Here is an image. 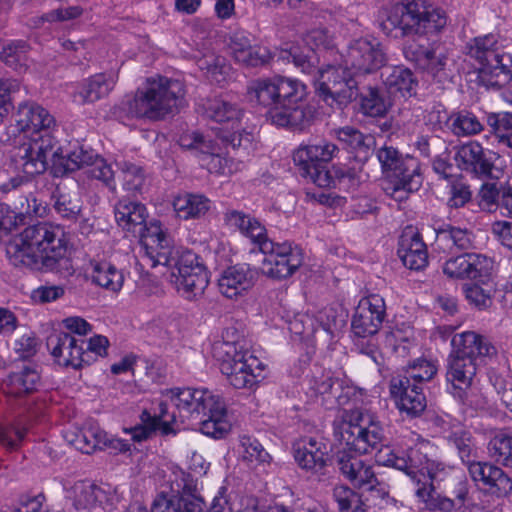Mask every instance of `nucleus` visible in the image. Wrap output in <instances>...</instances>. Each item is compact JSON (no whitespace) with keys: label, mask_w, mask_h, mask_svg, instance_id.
<instances>
[{"label":"nucleus","mask_w":512,"mask_h":512,"mask_svg":"<svg viewBox=\"0 0 512 512\" xmlns=\"http://www.w3.org/2000/svg\"><path fill=\"white\" fill-rule=\"evenodd\" d=\"M333 425L335 435L348 450L359 454L378 450L376 462L379 465L404 471L412 482L433 461L415 447L406 451L389 446L382 447L385 439L384 427L378 416L368 409H344Z\"/></svg>","instance_id":"obj_1"},{"label":"nucleus","mask_w":512,"mask_h":512,"mask_svg":"<svg viewBox=\"0 0 512 512\" xmlns=\"http://www.w3.org/2000/svg\"><path fill=\"white\" fill-rule=\"evenodd\" d=\"M6 255L15 267L56 272L71 268L64 231L49 223L25 228L7 244Z\"/></svg>","instance_id":"obj_2"},{"label":"nucleus","mask_w":512,"mask_h":512,"mask_svg":"<svg viewBox=\"0 0 512 512\" xmlns=\"http://www.w3.org/2000/svg\"><path fill=\"white\" fill-rule=\"evenodd\" d=\"M150 234L145 239L149 253L146 264L152 268L162 265L172 269V281L183 298L192 301L201 297L209 284V277L205 267L198 262L197 255L175 247L171 238H158L160 230L156 226L150 229Z\"/></svg>","instance_id":"obj_3"},{"label":"nucleus","mask_w":512,"mask_h":512,"mask_svg":"<svg viewBox=\"0 0 512 512\" xmlns=\"http://www.w3.org/2000/svg\"><path fill=\"white\" fill-rule=\"evenodd\" d=\"M182 81L162 75L147 77L132 97L114 107L113 114L121 121L146 119L158 121L177 113L185 104Z\"/></svg>","instance_id":"obj_4"},{"label":"nucleus","mask_w":512,"mask_h":512,"mask_svg":"<svg viewBox=\"0 0 512 512\" xmlns=\"http://www.w3.org/2000/svg\"><path fill=\"white\" fill-rule=\"evenodd\" d=\"M451 343L454 350L447 359L448 391L466 404L479 363L484 357L493 355L495 348L486 338L473 331L456 334Z\"/></svg>","instance_id":"obj_5"},{"label":"nucleus","mask_w":512,"mask_h":512,"mask_svg":"<svg viewBox=\"0 0 512 512\" xmlns=\"http://www.w3.org/2000/svg\"><path fill=\"white\" fill-rule=\"evenodd\" d=\"M169 399L181 421H195L203 434L221 438L230 430L225 403L213 391L206 388L173 389Z\"/></svg>","instance_id":"obj_6"},{"label":"nucleus","mask_w":512,"mask_h":512,"mask_svg":"<svg viewBox=\"0 0 512 512\" xmlns=\"http://www.w3.org/2000/svg\"><path fill=\"white\" fill-rule=\"evenodd\" d=\"M213 356L220 370L236 389H251L264 378L265 364L243 341H220L213 345Z\"/></svg>","instance_id":"obj_7"},{"label":"nucleus","mask_w":512,"mask_h":512,"mask_svg":"<svg viewBox=\"0 0 512 512\" xmlns=\"http://www.w3.org/2000/svg\"><path fill=\"white\" fill-rule=\"evenodd\" d=\"M381 25L386 34H390L397 28L403 35L422 34L443 28L446 25V16L443 10L433 5L411 1L393 6Z\"/></svg>","instance_id":"obj_8"},{"label":"nucleus","mask_w":512,"mask_h":512,"mask_svg":"<svg viewBox=\"0 0 512 512\" xmlns=\"http://www.w3.org/2000/svg\"><path fill=\"white\" fill-rule=\"evenodd\" d=\"M277 89V112L272 115V122L277 126L300 129L309 125L315 111L311 106L304 105L307 86L296 78L277 75Z\"/></svg>","instance_id":"obj_9"},{"label":"nucleus","mask_w":512,"mask_h":512,"mask_svg":"<svg viewBox=\"0 0 512 512\" xmlns=\"http://www.w3.org/2000/svg\"><path fill=\"white\" fill-rule=\"evenodd\" d=\"M454 471L445 464L433 460L413 481L415 495L430 512H452L457 504L453 499L441 496L438 491L456 482Z\"/></svg>","instance_id":"obj_10"},{"label":"nucleus","mask_w":512,"mask_h":512,"mask_svg":"<svg viewBox=\"0 0 512 512\" xmlns=\"http://www.w3.org/2000/svg\"><path fill=\"white\" fill-rule=\"evenodd\" d=\"M256 248L265 255L262 272L269 278L286 279L303 263L302 249L287 241L277 243L267 236Z\"/></svg>","instance_id":"obj_11"},{"label":"nucleus","mask_w":512,"mask_h":512,"mask_svg":"<svg viewBox=\"0 0 512 512\" xmlns=\"http://www.w3.org/2000/svg\"><path fill=\"white\" fill-rule=\"evenodd\" d=\"M315 78L317 90L323 99L330 104L336 102L345 105L357 95L356 76L352 70L346 69L345 64L339 66L327 65L311 74Z\"/></svg>","instance_id":"obj_12"},{"label":"nucleus","mask_w":512,"mask_h":512,"mask_svg":"<svg viewBox=\"0 0 512 512\" xmlns=\"http://www.w3.org/2000/svg\"><path fill=\"white\" fill-rule=\"evenodd\" d=\"M342 57L345 68L352 70L355 75L373 73L387 61L382 44L372 36L351 40Z\"/></svg>","instance_id":"obj_13"},{"label":"nucleus","mask_w":512,"mask_h":512,"mask_svg":"<svg viewBox=\"0 0 512 512\" xmlns=\"http://www.w3.org/2000/svg\"><path fill=\"white\" fill-rule=\"evenodd\" d=\"M20 142L16 156L22 160H93V155L81 147L63 155L62 147L49 132L20 137Z\"/></svg>","instance_id":"obj_14"},{"label":"nucleus","mask_w":512,"mask_h":512,"mask_svg":"<svg viewBox=\"0 0 512 512\" xmlns=\"http://www.w3.org/2000/svg\"><path fill=\"white\" fill-rule=\"evenodd\" d=\"M148 213L144 204L133 202L127 199L120 200L115 206V218L120 227L124 230L138 235L141 239L142 248L144 250L143 260L149 261V253L145 245V239L151 236L150 229L156 226L160 230L158 238H171L161 227L159 221L146 224Z\"/></svg>","instance_id":"obj_15"},{"label":"nucleus","mask_w":512,"mask_h":512,"mask_svg":"<svg viewBox=\"0 0 512 512\" xmlns=\"http://www.w3.org/2000/svg\"><path fill=\"white\" fill-rule=\"evenodd\" d=\"M179 145L184 149L190 150L194 157L209 156L233 159L237 154L232 155L231 151H238L242 148V135L238 132H233L230 138L221 136L218 141H214L209 136L189 132L181 135Z\"/></svg>","instance_id":"obj_16"},{"label":"nucleus","mask_w":512,"mask_h":512,"mask_svg":"<svg viewBox=\"0 0 512 512\" xmlns=\"http://www.w3.org/2000/svg\"><path fill=\"white\" fill-rule=\"evenodd\" d=\"M386 316V305L382 296L370 294L363 297L352 318L351 329L358 338L374 336L381 328Z\"/></svg>","instance_id":"obj_17"},{"label":"nucleus","mask_w":512,"mask_h":512,"mask_svg":"<svg viewBox=\"0 0 512 512\" xmlns=\"http://www.w3.org/2000/svg\"><path fill=\"white\" fill-rule=\"evenodd\" d=\"M338 467L355 488L375 491L380 497L388 494L386 485L378 480L373 466L361 458L343 453L338 458Z\"/></svg>","instance_id":"obj_18"},{"label":"nucleus","mask_w":512,"mask_h":512,"mask_svg":"<svg viewBox=\"0 0 512 512\" xmlns=\"http://www.w3.org/2000/svg\"><path fill=\"white\" fill-rule=\"evenodd\" d=\"M405 164L406 162H381L382 171L389 180L383 189L387 195L399 202L406 199L409 192L417 191L422 184L419 166L409 169Z\"/></svg>","instance_id":"obj_19"},{"label":"nucleus","mask_w":512,"mask_h":512,"mask_svg":"<svg viewBox=\"0 0 512 512\" xmlns=\"http://www.w3.org/2000/svg\"><path fill=\"white\" fill-rule=\"evenodd\" d=\"M83 344L84 341L78 344V340L68 333L53 334L47 339V347L55 361L59 365L74 369L94 362L90 353H84Z\"/></svg>","instance_id":"obj_20"},{"label":"nucleus","mask_w":512,"mask_h":512,"mask_svg":"<svg viewBox=\"0 0 512 512\" xmlns=\"http://www.w3.org/2000/svg\"><path fill=\"white\" fill-rule=\"evenodd\" d=\"M305 43L311 48L307 53L300 51L297 46H291L290 49L281 50L278 53V59L292 62L295 67L305 74H312L315 71V53L314 48L328 49L330 46V37L324 29H314L307 33Z\"/></svg>","instance_id":"obj_21"},{"label":"nucleus","mask_w":512,"mask_h":512,"mask_svg":"<svg viewBox=\"0 0 512 512\" xmlns=\"http://www.w3.org/2000/svg\"><path fill=\"white\" fill-rule=\"evenodd\" d=\"M390 394L397 408L408 417L419 416L426 408V397L421 386L402 378H392Z\"/></svg>","instance_id":"obj_22"},{"label":"nucleus","mask_w":512,"mask_h":512,"mask_svg":"<svg viewBox=\"0 0 512 512\" xmlns=\"http://www.w3.org/2000/svg\"><path fill=\"white\" fill-rule=\"evenodd\" d=\"M397 254L403 265L411 270H422L428 264V251L421 234L413 226L403 229Z\"/></svg>","instance_id":"obj_23"},{"label":"nucleus","mask_w":512,"mask_h":512,"mask_svg":"<svg viewBox=\"0 0 512 512\" xmlns=\"http://www.w3.org/2000/svg\"><path fill=\"white\" fill-rule=\"evenodd\" d=\"M433 169L447 180L456 178L460 171H465L483 181L498 180L504 174L502 162H499V165L495 162H458L457 165L451 162H433Z\"/></svg>","instance_id":"obj_24"},{"label":"nucleus","mask_w":512,"mask_h":512,"mask_svg":"<svg viewBox=\"0 0 512 512\" xmlns=\"http://www.w3.org/2000/svg\"><path fill=\"white\" fill-rule=\"evenodd\" d=\"M142 424L131 428L132 439L141 442L150 438L156 432L162 435L175 434L173 424L177 421L175 410L169 411L167 403H160L159 414L151 415L144 411L141 415Z\"/></svg>","instance_id":"obj_25"},{"label":"nucleus","mask_w":512,"mask_h":512,"mask_svg":"<svg viewBox=\"0 0 512 512\" xmlns=\"http://www.w3.org/2000/svg\"><path fill=\"white\" fill-rule=\"evenodd\" d=\"M118 76L115 73H98L76 84L71 92L77 105L92 104L106 97L114 88Z\"/></svg>","instance_id":"obj_26"},{"label":"nucleus","mask_w":512,"mask_h":512,"mask_svg":"<svg viewBox=\"0 0 512 512\" xmlns=\"http://www.w3.org/2000/svg\"><path fill=\"white\" fill-rule=\"evenodd\" d=\"M17 129L26 139L30 135L43 134L55 125L54 117L42 106L25 102L20 104L16 115Z\"/></svg>","instance_id":"obj_27"},{"label":"nucleus","mask_w":512,"mask_h":512,"mask_svg":"<svg viewBox=\"0 0 512 512\" xmlns=\"http://www.w3.org/2000/svg\"><path fill=\"white\" fill-rule=\"evenodd\" d=\"M470 476L475 482H482L501 496L512 492V479L499 466L489 462L471 461L467 464Z\"/></svg>","instance_id":"obj_28"},{"label":"nucleus","mask_w":512,"mask_h":512,"mask_svg":"<svg viewBox=\"0 0 512 512\" xmlns=\"http://www.w3.org/2000/svg\"><path fill=\"white\" fill-rule=\"evenodd\" d=\"M68 498L77 512H101L108 500L106 491L90 481L76 482Z\"/></svg>","instance_id":"obj_29"},{"label":"nucleus","mask_w":512,"mask_h":512,"mask_svg":"<svg viewBox=\"0 0 512 512\" xmlns=\"http://www.w3.org/2000/svg\"><path fill=\"white\" fill-rule=\"evenodd\" d=\"M327 445L315 438H303L296 444L294 458L298 465L311 473L320 472L326 465Z\"/></svg>","instance_id":"obj_30"},{"label":"nucleus","mask_w":512,"mask_h":512,"mask_svg":"<svg viewBox=\"0 0 512 512\" xmlns=\"http://www.w3.org/2000/svg\"><path fill=\"white\" fill-rule=\"evenodd\" d=\"M253 285L254 273L245 265L227 268L218 279L219 291L230 299L246 294Z\"/></svg>","instance_id":"obj_31"},{"label":"nucleus","mask_w":512,"mask_h":512,"mask_svg":"<svg viewBox=\"0 0 512 512\" xmlns=\"http://www.w3.org/2000/svg\"><path fill=\"white\" fill-rule=\"evenodd\" d=\"M382 77L391 100L408 98L415 94L417 81L410 69L403 66L390 67L382 73Z\"/></svg>","instance_id":"obj_32"},{"label":"nucleus","mask_w":512,"mask_h":512,"mask_svg":"<svg viewBox=\"0 0 512 512\" xmlns=\"http://www.w3.org/2000/svg\"><path fill=\"white\" fill-rule=\"evenodd\" d=\"M223 220L227 226L237 229L242 235L249 238L255 247L267 237L265 226L255 217L242 211H226Z\"/></svg>","instance_id":"obj_33"},{"label":"nucleus","mask_w":512,"mask_h":512,"mask_svg":"<svg viewBox=\"0 0 512 512\" xmlns=\"http://www.w3.org/2000/svg\"><path fill=\"white\" fill-rule=\"evenodd\" d=\"M64 438L77 450L90 454L103 450L105 431L94 423H87L81 429L66 431Z\"/></svg>","instance_id":"obj_34"},{"label":"nucleus","mask_w":512,"mask_h":512,"mask_svg":"<svg viewBox=\"0 0 512 512\" xmlns=\"http://www.w3.org/2000/svg\"><path fill=\"white\" fill-rule=\"evenodd\" d=\"M230 50L234 59L247 66H258L266 63L268 53H261L260 48L252 46L249 34L245 31L235 32L231 36Z\"/></svg>","instance_id":"obj_35"},{"label":"nucleus","mask_w":512,"mask_h":512,"mask_svg":"<svg viewBox=\"0 0 512 512\" xmlns=\"http://www.w3.org/2000/svg\"><path fill=\"white\" fill-rule=\"evenodd\" d=\"M299 173L321 188H330L344 177L332 162H298Z\"/></svg>","instance_id":"obj_36"},{"label":"nucleus","mask_w":512,"mask_h":512,"mask_svg":"<svg viewBox=\"0 0 512 512\" xmlns=\"http://www.w3.org/2000/svg\"><path fill=\"white\" fill-rule=\"evenodd\" d=\"M247 93L251 101L269 108L271 116L277 112V75L251 81Z\"/></svg>","instance_id":"obj_37"},{"label":"nucleus","mask_w":512,"mask_h":512,"mask_svg":"<svg viewBox=\"0 0 512 512\" xmlns=\"http://www.w3.org/2000/svg\"><path fill=\"white\" fill-rule=\"evenodd\" d=\"M39 380L40 375L36 368L25 365L8 376L5 382V391L8 395L21 397L35 391Z\"/></svg>","instance_id":"obj_38"},{"label":"nucleus","mask_w":512,"mask_h":512,"mask_svg":"<svg viewBox=\"0 0 512 512\" xmlns=\"http://www.w3.org/2000/svg\"><path fill=\"white\" fill-rule=\"evenodd\" d=\"M205 113L218 123L226 124L231 129L238 127L243 116L242 109L225 98H215L208 102Z\"/></svg>","instance_id":"obj_39"},{"label":"nucleus","mask_w":512,"mask_h":512,"mask_svg":"<svg viewBox=\"0 0 512 512\" xmlns=\"http://www.w3.org/2000/svg\"><path fill=\"white\" fill-rule=\"evenodd\" d=\"M478 70L491 85L505 86L512 80V55L499 49L488 68H478Z\"/></svg>","instance_id":"obj_40"},{"label":"nucleus","mask_w":512,"mask_h":512,"mask_svg":"<svg viewBox=\"0 0 512 512\" xmlns=\"http://www.w3.org/2000/svg\"><path fill=\"white\" fill-rule=\"evenodd\" d=\"M489 457L498 465L512 469V430H498L487 444Z\"/></svg>","instance_id":"obj_41"},{"label":"nucleus","mask_w":512,"mask_h":512,"mask_svg":"<svg viewBox=\"0 0 512 512\" xmlns=\"http://www.w3.org/2000/svg\"><path fill=\"white\" fill-rule=\"evenodd\" d=\"M436 245L444 252H452L454 249L468 250L473 245V236L467 229L448 225L437 231Z\"/></svg>","instance_id":"obj_42"},{"label":"nucleus","mask_w":512,"mask_h":512,"mask_svg":"<svg viewBox=\"0 0 512 512\" xmlns=\"http://www.w3.org/2000/svg\"><path fill=\"white\" fill-rule=\"evenodd\" d=\"M171 481V495H159L151 508V512H180V502L177 500L178 496L185 492L188 487L186 474L182 471L174 472Z\"/></svg>","instance_id":"obj_43"},{"label":"nucleus","mask_w":512,"mask_h":512,"mask_svg":"<svg viewBox=\"0 0 512 512\" xmlns=\"http://www.w3.org/2000/svg\"><path fill=\"white\" fill-rule=\"evenodd\" d=\"M339 149L325 140L309 141L300 144L292 152V160H332L339 157Z\"/></svg>","instance_id":"obj_44"},{"label":"nucleus","mask_w":512,"mask_h":512,"mask_svg":"<svg viewBox=\"0 0 512 512\" xmlns=\"http://www.w3.org/2000/svg\"><path fill=\"white\" fill-rule=\"evenodd\" d=\"M499 49L497 36L488 34L474 39L469 47V55L479 63V68H488Z\"/></svg>","instance_id":"obj_45"},{"label":"nucleus","mask_w":512,"mask_h":512,"mask_svg":"<svg viewBox=\"0 0 512 512\" xmlns=\"http://www.w3.org/2000/svg\"><path fill=\"white\" fill-rule=\"evenodd\" d=\"M241 459L250 467L270 464L271 456L255 438L243 435L239 439Z\"/></svg>","instance_id":"obj_46"},{"label":"nucleus","mask_w":512,"mask_h":512,"mask_svg":"<svg viewBox=\"0 0 512 512\" xmlns=\"http://www.w3.org/2000/svg\"><path fill=\"white\" fill-rule=\"evenodd\" d=\"M91 277L93 282L113 292H118L124 283L122 271L109 262L95 264Z\"/></svg>","instance_id":"obj_47"},{"label":"nucleus","mask_w":512,"mask_h":512,"mask_svg":"<svg viewBox=\"0 0 512 512\" xmlns=\"http://www.w3.org/2000/svg\"><path fill=\"white\" fill-rule=\"evenodd\" d=\"M467 279L481 284H492L494 261L483 254L469 253Z\"/></svg>","instance_id":"obj_48"},{"label":"nucleus","mask_w":512,"mask_h":512,"mask_svg":"<svg viewBox=\"0 0 512 512\" xmlns=\"http://www.w3.org/2000/svg\"><path fill=\"white\" fill-rule=\"evenodd\" d=\"M486 122L491 132L499 142L512 148V113L497 112L488 113Z\"/></svg>","instance_id":"obj_49"},{"label":"nucleus","mask_w":512,"mask_h":512,"mask_svg":"<svg viewBox=\"0 0 512 512\" xmlns=\"http://www.w3.org/2000/svg\"><path fill=\"white\" fill-rule=\"evenodd\" d=\"M53 207L57 214L67 220L75 221L82 211V200L77 194L55 192L52 196Z\"/></svg>","instance_id":"obj_50"},{"label":"nucleus","mask_w":512,"mask_h":512,"mask_svg":"<svg viewBox=\"0 0 512 512\" xmlns=\"http://www.w3.org/2000/svg\"><path fill=\"white\" fill-rule=\"evenodd\" d=\"M435 362L423 358L413 361L406 368L404 375H398L395 378H402L409 383L419 385L422 382L431 380L437 373Z\"/></svg>","instance_id":"obj_51"},{"label":"nucleus","mask_w":512,"mask_h":512,"mask_svg":"<svg viewBox=\"0 0 512 512\" xmlns=\"http://www.w3.org/2000/svg\"><path fill=\"white\" fill-rule=\"evenodd\" d=\"M449 128L457 136H470L483 130L478 118L469 111H460L450 115Z\"/></svg>","instance_id":"obj_52"},{"label":"nucleus","mask_w":512,"mask_h":512,"mask_svg":"<svg viewBox=\"0 0 512 512\" xmlns=\"http://www.w3.org/2000/svg\"><path fill=\"white\" fill-rule=\"evenodd\" d=\"M198 194L184 192L173 197L172 207L176 216L182 220H197L203 218V211H196Z\"/></svg>","instance_id":"obj_53"},{"label":"nucleus","mask_w":512,"mask_h":512,"mask_svg":"<svg viewBox=\"0 0 512 512\" xmlns=\"http://www.w3.org/2000/svg\"><path fill=\"white\" fill-rule=\"evenodd\" d=\"M333 497L338 504L340 512H366V507L361 497L348 486H336L333 489Z\"/></svg>","instance_id":"obj_54"},{"label":"nucleus","mask_w":512,"mask_h":512,"mask_svg":"<svg viewBox=\"0 0 512 512\" xmlns=\"http://www.w3.org/2000/svg\"><path fill=\"white\" fill-rule=\"evenodd\" d=\"M49 162H23L16 177L10 179L8 183L1 186L3 192H9L16 189L22 183L32 180L36 175L42 174L47 171Z\"/></svg>","instance_id":"obj_55"},{"label":"nucleus","mask_w":512,"mask_h":512,"mask_svg":"<svg viewBox=\"0 0 512 512\" xmlns=\"http://www.w3.org/2000/svg\"><path fill=\"white\" fill-rule=\"evenodd\" d=\"M124 188L132 193H143L146 177L143 169L134 162H121Z\"/></svg>","instance_id":"obj_56"},{"label":"nucleus","mask_w":512,"mask_h":512,"mask_svg":"<svg viewBox=\"0 0 512 512\" xmlns=\"http://www.w3.org/2000/svg\"><path fill=\"white\" fill-rule=\"evenodd\" d=\"M494 281L492 284H481L474 282L463 286L464 294L469 303L475 305L479 309H485L491 304V296L493 292Z\"/></svg>","instance_id":"obj_57"},{"label":"nucleus","mask_w":512,"mask_h":512,"mask_svg":"<svg viewBox=\"0 0 512 512\" xmlns=\"http://www.w3.org/2000/svg\"><path fill=\"white\" fill-rule=\"evenodd\" d=\"M26 53V43L23 41H16L3 47L1 59L6 65L10 66L14 70L21 71L26 65Z\"/></svg>","instance_id":"obj_58"},{"label":"nucleus","mask_w":512,"mask_h":512,"mask_svg":"<svg viewBox=\"0 0 512 512\" xmlns=\"http://www.w3.org/2000/svg\"><path fill=\"white\" fill-rule=\"evenodd\" d=\"M391 99L385 100L380 96L379 91L375 88H370L366 95L362 97L361 108L364 114L371 117L383 116L388 107L391 105Z\"/></svg>","instance_id":"obj_59"},{"label":"nucleus","mask_w":512,"mask_h":512,"mask_svg":"<svg viewBox=\"0 0 512 512\" xmlns=\"http://www.w3.org/2000/svg\"><path fill=\"white\" fill-rule=\"evenodd\" d=\"M446 438L457 449L463 463L467 465L473 461L471 457L474 445L468 432L464 431L461 427H457Z\"/></svg>","instance_id":"obj_60"},{"label":"nucleus","mask_w":512,"mask_h":512,"mask_svg":"<svg viewBox=\"0 0 512 512\" xmlns=\"http://www.w3.org/2000/svg\"><path fill=\"white\" fill-rule=\"evenodd\" d=\"M312 389L319 395L327 398H337L336 392L340 387V383L335 379L331 372H322L320 376H314L311 381Z\"/></svg>","instance_id":"obj_61"},{"label":"nucleus","mask_w":512,"mask_h":512,"mask_svg":"<svg viewBox=\"0 0 512 512\" xmlns=\"http://www.w3.org/2000/svg\"><path fill=\"white\" fill-rule=\"evenodd\" d=\"M317 319L323 330L331 335L340 330L345 324L343 314L338 313L337 310L332 307L320 311Z\"/></svg>","instance_id":"obj_62"},{"label":"nucleus","mask_w":512,"mask_h":512,"mask_svg":"<svg viewBox=\"0 0 512 512\" xmlns=\"http://www.w3.org/2000/svg\"><path fill=\"white\" fill-rule=\"evenodd\" d=\"M468 255L469 253H464L448 259L443 265L444 274L449 278L467 279Z\"/></svg>","instance_id":"obj_63"},{"label":"nucleus","mask_w":512,"mask_h":512,"mask_svg":"<svg viewBox=\"0 0 512 512\" xmlns=\"http://www.w3.org/2000/svg\"><path fill=\"white\" fill-rule=\"evenodd\" d=\"M15 209L21 221L23 217L42 216L45 211L42 203L32 194L21 196L19 201L15 203Z\"/></svg>","instance_id":"obj_64"}]
</instances>
